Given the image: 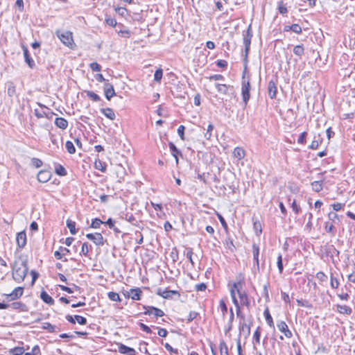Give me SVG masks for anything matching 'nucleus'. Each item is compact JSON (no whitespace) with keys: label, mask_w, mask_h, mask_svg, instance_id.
<instances>
[{"label":"nucleus","mask_w":355,"mask_h":355,"mask_svg":"<svg viewBox=\"0 0 355 355\" xmlns=\"http://www.w3.org/2000/svg\"><path fill=\"white\" fill-rule=\"evenodd\" d=\"M24 58H25V61L28 64V65L31 67V68H33V66L35 65V62L34 60L30 57L29 54H28V49L26 48H24Z\"/></svg>","instance_id":"obj_21"},{"label":"nucleus","mask_w":355,"mask_h":355,"mask_svg":"<svg viewBox=\"0 0 355 355\" xmlns=\"http://www.w3.org/2000/svg\"><path fill=\"white\" fill-rule=\"evenodd\" d=\"M251 37L248 34L243 39V43L245 47V55L250 49Z\"/></svg>","instance_id":"obj_34"},{"label":"nucleus","mask_w":355,"mask_h":355,"mask_svg":"<svg viewBox=\"0 0 355 355\" xmlns=\"http://www.w3.org/2000/svg\"><path fill=\"white\" fill-rule=\"evenodd\" d=\"M31 352L34 355H40V347L37 345L34 346L32 349Z\"/></svg>","instance_id":"obj_64"},{"label":"nucleus","mask_w":355,"mask_h":355,"mask_svg":"<svg viewBox=\"0 0 355 355\" xmlns=\"http://www.w3.org/2000/svg\"><path fill=\"white\" fill-rule=\"evenodd\" d=\"M31 162L33 165L35 166L36 168H40L42 165V162L37 158H33Z\"/></svg>","instance_id":"obj_48"},{"label":"nucleus","mask_w":355,"mask_h":355,"mask_svg":"<svg viewBox=\"0 0 355 355\" xmlns=\"http://www.w3.org/2000/svg\"><path fill=\"white\" fill-rule=\"evenodd\" d=\"M39 106L40 107V110L39 109H35V111H34V113H35V115L37 117V118H43V117H46L48 119H50L51 118V116L54 114L53 112H51L50 111V110L46 107V106L44 105H42V104L40 103H38Z\"/></svg>","instance_id":"obj_5"},{"label":"nucleus","mask_w":355,"mask_h":355,"mask_svg":"<svg viewBox=\"0 0 355 355\" xmlns=\"http://www.w3.org/2000/svg\"><path fill=\"white\" fill-rule=\"evenodd\" d=\"M217 216H218V218L219 219L221 225H223V227L224 228H227V225L224 218L220 214H218V213H217Z\"/></svg>","instance_id":"obj_61"},{"label":"nucleus","mask_w":355,"mask_h":355,"mask_svg":"<svg viewBox=\"0 0 355 355\" xmlns=\"http://www.w3.org/2000/svg\"><path fill=\"white\" fill-rule=\"evenodd\" d=\"M268 89L269 96L271 98H274L276 96L277 91L276 84L275 83L274 81L270 80L268 83Z\"/></svg>","instance_id":"obj_15"},{"label":"nucleus","mask_w":355,"mask_h":355,"mask_svg":"<svg viewBox=\"0 0 355 355\" xmlns=\"http://www.w3.org/2000/svg\"><path fill=\"white\" fill-rule=\"evenodd\" d=\"M232 302L236 307V315L240 317V305H248V298L245 291H241L240 282L234 283L230 288Z\"/></svg>","instance_id":"obj_1"},{"label":"nucleus","mask_w":355,"mask_h":355,"mask_svg":"<svg viewBox=\"0 0 355 355\" xmlns=\"http://www.w3.org/2000/svg\"><path fill=\"white\" fill-rule=\"evenodd\" d=\"M115 11L121 16H125L128 12L125 8L121 7L116 8Z\"/></svg>","instance_id":"obj_47"},{"label":"nucleus","mask_w":355,"mask_h":355,"mask_svg":"<svg viewBox=\"0 0 355 355\" xmlns=\"http://www.w3.org/2000/svg\"><path fill=\"white\" fill-rule=\"evenodd\" d=\"M105 22L107 25L114 27L116 25V21L111 17H107L105 19Z\"/></svg>","instance_id":"obj_46"},{"label":"nucleus","mask_w":355,"mask_h":355,"mask_svg":"<svg viewBox=\"0 0 355 355\" xmlns=\"http://www.w3.org/2000/svg\"><path fill=\"white\" fill-rule=\"evenodd\" d=\"M16 92L15 86L13 85V83H10L8 85V90L7 93L9 96H12L15 95Z\"/></svg>","instance_id":"obj_36"},{"label":"nucleus","mask_w":355,"mask_h":355,"mask_svg":"<svg viewBox=\"0 0 355 355\" xmlns=\"http://www.w3.org/2000/svg\"><path fill=\"white\" fill-rule=\"evenodd\" d=\"M252 253H253V258L259 257V246L255 243H254L252 245Z\"/></svg>","instance_id":"obj_43"},{"label":"nucleus","mask_w":355,"mask_h":355,"mask_svg":"<svg viewBox=\"0 0 355 355\" xmlns=\"http://www.w3.org/2000/svg\"><path fill=\"white\" fill-rule=\"evenodd\" d=\"M192 254H193L192 249H189L187 252L186 256H187V258L189 260L190 263L192 265H193V261L192 259Z\"/></svg>","instance_id":"obj_57"},{"label":"nucleus","mask_w":355,"mask_h":355,"mask_svg":"<svg viewBox=\"0 0 355 355\" xmlns=\"http://www.w3.org/2000/svg\"><path fill=\"white\" fill-rule=\"evenodd\" d=\"M67 226L69 229V231L71 234L75 235L77 232L76 230V223L71 220H67Z\"/></svg>","instance_id":"obj_25"},{"label":"nucleus","mask_w":355,"mask_h":355,"mask_svg":"<svg viewBox=\"0 0 355 355\" xmlns=\"http://www.w3.org/2000/svg\"><path fill=\"white\" fill-rule=\"evenodd\" d=\"M55 125L62 130H65L68 126V121L62 117H57L55 119Z\"/></svg>","instance_id":"obj_16"},{"label":"nucleus","mask_w":355,"mask_h":355,"mask_svg":"<svg viewBox=\"0 0 355 355\" xmlns=\"http://www.w3.org/2000/svg\"><path fill=\"white\" fill-rule=\"evenodd\" d=\"M207 288V286L204 283H201L196 285V289L198 291H204Z\"/></svg>","instance_id":"obj_60"},{"label":"nucleus","mask_w":355,"mask_h":355,"mask_svg":"<svg viewBox=\"0 0 355 355\" xmlns=\"http://www.w3.org/2000/svg\"><path fill=\"white\" fill-rule=\"evenodd\" d=\"M24 292V288L19 286L15 288L13 291L10 294H4L8 298H10V300H15L19 298Z\"/></svg>","instance_id":"obj_9"},{"label":"nucleus","mask_w":355,"mask_h":355,"mask_svg":"<svg viewBox=\"0 0 355 355\" xmlns=\"http://www.w3.org/2000/svg\"><path fill=\"white\" fill-rule=\"evenodd\" d=\"M37 179L40 182H46L49 179V174L47 171H40L37 175Z\"/></svg>","instance_id":"obj_23"},{"label":"nucleus","mask_w":355,"mask_h":355,"mask_svg":"<svg viewBox=\"0 0 355 355\" xmlns=\"http://www.w3.org/2000/svg\"><path fill=\"white\" fill-rule=\"evenodd\" d=\"M291 207H292L293 211L296 214H297L300 211V207L296 204L295 200H293V202H292Z\"/></svg>","instance_id":"obj_53"},{"label":"nucleus","mask_w":355,"mask_h":355,"mask_svg":"<svg viewBox=\"0 0 355 355\" xmlns=\"http://www.w3.org/2000/svg\"><path fill=\"white\" fill-rule=\"evenodd\" d=\"M118 350L120 353L125 355H136L135 350L133 348L121 343L118 344Z\"/></svg>","instance_id":"obj_11"},{"label":"nucleus","mask_w":355,"mask_h":355,"mask_svg":"<svg viewBox=\"0 0 355 355\" xmlns=\"http://www.w3.org/2000/svg\"><path fill=\"white\" fill-rule=\"evenodd\" d=\"M289 29L291 31H292L293 32L295 33H300L302 32V28L300 25L298 24H293L291 26H289Z\"/></svg>","instance_id":"obj_38"},{"label":"nucleus","mask_w":355,"mask_h":355,"mask_svg":"<svg viewBox=\"0 0 355 355\" xmlns=\"http://www.w3.org/2000/svg\"><path fill=\"white\" fill-rule=\"evenodd\" d=\"M56 172H57V173L58 175H66V170L62 166H59V167L56 169Z\"/></svg>","instance_id":"obj_59"},{"label":"nucleus","mask_w":355,"mask_h":355,"mask_svg":"<svg viewBox=\"0 0 355 355\" xmlns=\"http://www.w3.org/2000/svg\"><path fill=\"white\" fill-rule=\"evenodd\" d=\"M86 237L93 241L96 245H103L104 244L103 237L100 233L87 234Z\"/></svg>","instance_id":"obj_7"},{"label":"nucleus","mask_w":355,"mask_h":355,"mask_svg":"<svg viewBox=\"0 0 355 355\" xmlns=\"http://www.w3.org/2000/svg\"><path fill=\"white\" fill-rule=\"evenodd\" d=\"M250 85L249 80H245V76H243V83L241 88V94L243 96V101L245 105H247L250 98Z\"/></svg>","instance_id":"obj_4"},{"label":"nucleus","mask_w":355,"mask_h":355,"mask_svg":"<svg viewBox=\"0 0 355 355\" xmlns=\"http://www.w3.org/2000/svg\"><path fill=\"white\" fill-rule=\"evenodd\" d=\"M107 295L110 300L113 302H120L121 300L119 295L116 293L109 292Z\"/></svg>","instance_id":"obj_32"},{"label":"nucleus","mask_w":355,"mask_h":355,"mask_svg":"<svg viewBox=\"0 0 355 355\" xmlns=\"http://www.w3.org/2000/svg\"><path fill=\"white\" fill-rule=\"evenodd\" d=\"M336 309L338 313L344 315H350L352 312V309L346 305H336Z\"/></svg>","instance_id":"obj_17"},{"label":"nucleus","mask_w":355,"mask_h":355,"mask_svg":"<svg viewBox=\"0 0 355 355\" xmlns=\"http://www.w3.org/2000/svg\"><path fill=\"white\" fill-rule=\"evenodd\" d=\"M101 112L110 120H114L116 118V115L113 110L110 107L103 108L101 110Z\"/></svg>","instance_id":"obj_19"},{"label":"nucleus","mask_w":355,"mask_h":355,"mask_svg":"<svg viewBox=\"0 0 355 355\" xmlns=\"http://www.w3.org/2000/svg\"><path fill=\"white\" fill-rule=\"evenodd\" d=\"M57 35L60 40V41L67 46L73 49L75 46L72 36V33L69 31H66L62 33H58Z\"/></svg>","instance_id":"obj_3"},{"label":"nucleus","mask_w":355,"mask_h":355,"mask_svg":"<svg viewBox=\"0 0 355 355\" xmlns=\"http://www.w3.org/2000/svg\"><path fill=\"white\" fill-rule=\"evenodd\" d=\"M278 10L281 14H285L287 12V8L283 5L282 2H280Z\"/></svg>","instance_id":"obj_58"},{"label":"nucleus","mask_w":355,"mask_h":355,"mask_svg":"<svg viewBox=\"0 0 355 355\" xmlns=\"http://www.w3.org/2000/svg\"><path fill=\"white\" fill-rule=\"evenodd\" d=\"M306 132H303L300 136L299 137L298 139H297V142L299 144H304L305 143V139H306Z\"/></svg>","instance_id":"obj_56"},{"label":"nucleus","mask_w":355,"mask_h":355,"mask_svg":"<svg viewBox=\"0 0 355 355\" xmlns=\"http://www.w3.org/2000/svg\"><path fill=\"white\" fill-rule=\"evenodd\" d=\"M264 315H265L266 320L268 324L271 327H274L273 320H272V318L269 313V311L268 309H266L264 311Z\"/></svg>","instance_id":"obj_30"},{"label":"nucleus","mask_w":355,"mask_h":355,"mask_svg":"<svg viewBox=\"0 0 355 355\" xmlns=\"http://www.w3.org/2000/svg\"><path fill=\"white\" fill-rule=\"evenodd\" d=\"M338 285L339 282L338 279L336 277L331 276V286L333 288H337L338 287Z\"/></svg>","instance_id":"obj_45"},{"label":"nucleus","mask_w":355,"mask_h":355,"mask_svg":"<svg viewBox=\"0 0 355 355\" xmlns=\"http://www.w3.org/2000/svg\"><path fill=\"white\" fill-rule=\"evenodd\" d=\"M162 75H163V71L162 69H158L155 71V75H154V80L156 81V82H158L159 83L162 80Z\"/></svg>","instance_id":"obj_35"},{"label":"nucleus","mask_w":355,"mask_h":355,"mask_svg":"<svg viewBox=\"0 0 355 355\" xmlns=\"http://www.w3.org/2000/svg\"><path fill=\"white\" fill-rule=\"evenodd\" d=\"M81 252L83 253V254L84 255H87V254L89 253V248H88V245L86 243H84L82 245V249H81Z\"/></svg>","instance_id":"obj_55"},{"label":"nucleus","mask_w":355,"mask_h":355,"mask_svg":"<svg viewBox=\"0 0 355 355\" xmlns=\"http://www.w3.org/2000/svg\"><path fill=\"white\" fill-rule=\"evenodd\" d=\"M104 92L105 97L107 100H110V98L115 95L114 87L110 83L105 84Z\"/></svg>","instance_id":"obj_13"},{"label":"nucleus","mask_w":355,"mask_h":355,"mask_svg":"<svg viewBox=\"0 0 355 355\" xmlns=\"http://www.w3.org/2000/svg\"><path fill=\"white\" fill-rule=\"evenodd\" d=\"M74 318L76 321L80 324H85L87 322V320L85 318L80 315H75Z\"/></svg>","instance_id":"obj_40"},{"label":"nucleus","mask_w":355,"mask_h":355,"mask_svg":"<svg viewBox=\"0 0 355 355\" xmlns=\"http://www.w3.org/2000/svg\"><path fill=\"white\" fill-rule=\"evenodd\" d=\"M169 148L172 151V155L175 158L176 163H178V154L180 153V151L178 150L176 146L173 144H169Z\"/></svg>","instance_id":"obj_28"},{"label":"nucleus","mask_w":355,"mask_h":355,"mask_svg":"<svg viewBox=\"0 0 355 355\" xmlns=\"http://www.w3.org/2000/svg\"><path fill=\"white\" fill-rule=\"evenodd\" d=\"M65 147L69 153H70V154L75 153L76 148H75L73 144L71 141H67L65 144Z\"/></svg>","instance_id":"obj_31"},{"label":"nucleus","mask_w":355,"mask_h":355,"mask_svg":"<svg viewBox=\"0 0 355 355\" xmlns=\"http://www.w3.org/2000/svg\"><path fill=\"white\" fill-rule=\"evenodd\" d=\"M151 313H153V315L155 317H162L164 315V313L163 311H162L159 309L151 306Z\"/></svg>","instance_id":"obj_33"},{"label":"nucleus","mask_w":355,"mask_h":355,"mask_svg":"<svg viewBox=\"0 0 355 355\" xmlns=\"http://www.w3.org/2000/svg\"><path fill=\"white\" fill-rule=\"evenodd\" d=\"M277 266H278V269L281 272H282L283 271V264H282V257L281 254H279L277 257Z\"/></svg>","instance_id":"obj_51"},{"label":"nucleus","mask_w":355,"mask_h":355,"mask_svg":"<svg viewBox=\"0 0 355 355\" xmlns=\"http://www.w3.org/2000/svg\"><path fill=\"white\" fill-rule=\"evenodd\" d=\"M43 328L47 329L50 332H53L55 331V326L52 325L49 322H46L44 324Z\"/></svg>","instance_id":"obj_49"},{"label":"nucleus","mask_w":355,"mask_h":355,"mask_svg":"<svg viewBox=\"0 0 355 355\" xmlns=\"http://www.w3.org/2000/svg\"><path fill=\"white\" fill-rule=\"evenodd\" d=\"M240 322H239V332L240 334H243L245 337L248 336L250 333V326L245 322V317L240 312Z\"/></svg>","instance_id":"obj_6"},{"label":"nucleus","mask_w":355,"mask_h":355,"mask_svg":"<svg viewBox=\"0 0 355 355\" xmlns=\"http://www.w3.org/2000/svg\"><path fill=\"white\" fill-rule=\"evenodd\" d=\"M213 129H214V125L210 123L208 125L207 129V132L205 134V137L207 139H210V138L211 137V132H212Z\"/></svg>","instance_id":"obj_39"},{"label":"nucleus","mask_w":355,"mask_h":355,"mask_svg":"<svg viewBox=\"0 0 355 355\" xmlns=\"http://www.w3.org/2000/svg\"><path fill=\"white\" fill-rule=\"evenodd\" d=\"M103 222L100 220L99 218H94V220H92V223H91V227L92 228H98L101 224H103Z\"/></svg>","instance_id":"obj_37"},{"label":"nucleus","mask_w":355,"mask_h":355,"mask_svg":"<svg viewBox=\"0 0 355 355\" xmlns=\"http://www.w3.org/2000/svg\"><path fill=\"white\" fill-rule=\"evenodd\" d=\"M89 66L91 69L94 71H101V66L97 62H92Z\"/></svg>","instance_id":"obj_52"},{"label":"nucleus","mask_w":355,"mask_h":355,"mask_svg":"<svg viewBox=\"0 0 355 355\" xmlns=\"http://www.w3.org/2000/svg\"><path fill=\"white\" fill-rule=\"evenodd\" d=\"M316 277L320 281H324L327 279V276L322 272H319L316 274Z\"/></svg>","instance_id":"obj_63"},{"label":"nucleus","mask_w":355,"mask_h":355,"mask_svg":"<svg viewBox=\"0 0 355 355\" xmlns=\"http://www.w3.org/2000/svg\"><path fill=\"white\" fill-rule=\"evenodd\" d=\"M140 327L144 331L146 332L147 334L151 333L150 328L149 327H148L147 325H146L143 323H140Z\"/></svg>","instance_id":"obj_62"},{"label":"nucleus","mask_w":355,"mask_h":355,"mask_svg":"<svg viewBox=\"0 0 355 355\" xmlns=\"http://www.w3.org/2000/svg\"><path fill=\"white\" fill-rule=\"evenodd\" d=\"M320 135H318L317 137L315 136L313 140L312 141L311 145L309 146V148L311 149H317L320 145Z\"/></svg>","instance_id":"obj_26"},{"label":"nucleus","mask_w":355,"mask_h":355,"mask_svg":"<svg viewBox=\"0 0 355 355\" xmlns=\"http://www.w3.org/2000/svg\"><path fill=\"white\" fill-rule=\"evenodd\" d=\"M10 353L12 355H22L24 354V349L22 347H16L10 349Z\"/></svg>","instance_id":"obj_29"},{"label":"nucleus","mask_w":355,"mask_h":355,"mask_svg":"<svg viewBox=\"0 0 355 355\" xmlns=\"http://www.w3.org/2000/svg\"><path fill=\"white\" fill-rule=\"evenodd\" d=\"M157 295L162 296L164 298L168 299L171 298L173 295L178 294L176 291H168V290H162L159 288L157 292Z\"/></svg>","instance_id":"obj_14"},{"label":"nucleus","mask_w":355,"mask_h":355,"mask_svg":"<svg viewBox=\"0 0 355 355\" xmlns=\"http://www.w3.org/2000/svg\"><path fill=\"white\" fill-rule=\"evenodd\" d=\"M142 292L140 288H131L129 291L123 293L124 295L127 297H130L134 300H139Z\"/></svg>","instance_id":"obj_8"},{"label":"nucleus","mask_w":355,"mask_h":355,"mask_svg":"<svg viewBox=\"0 0 355 355\" xmlns=\"http://www.w3.org/2000/svg\"><path fill=\"white\" fill-rule=\"evenodd\" d=\"M118 34L123 37H130V33L128 29L121 30L118 31Z\"/></svg>","instance_id":"obj_42"},{"label":"nucleus","mask_w":355,"mask_h":355,"mask_svg":"<svg viewBox=\"0 0 355 355\" xmlns=\"http://www.w3.org/2000/svg\"><path fill=\"white\" fill-rule=\"evenodd\" d=\"M87 96L91 98L92 99L93 101H100V97L98 95H97L96 94L92 92H87Z\"/></svg>","instance_id":"obj_44"},{"label":"nucleus","mask_w":355,"mask_h":355,"mask_svg":"<svg viewBox=\"0 0 355 355\" xmlns=\"http://www.w3.org/2000/svg\"><path fill=\"white\" fill-rule=\"evenodd\" d=\"M184 125H180L178 128V133L179 136L180 137L182 140H184Z\"/></svg>","instance_id":"obj_50"},{"label":"nucleus","mask_w":355,"mask_h":355,"mask_svg":"<svg viewBox=\"0 0 355 355\" xmlns=\"http://www.w3.org/2000/svg\"><path fill=\"white\" fill-rule=\"evenodd\" d=\"M277 326L279 330L281 332H282L286 338L292 337V333L288 329V325L286 324L285 322L280 321L279 322L277 323Z\"/></svg>","instance_id":"obj_10"},{"label":"nucleus","mask_w":355,"mask_h":355,"mask_svg":"<svg viewBox=\"0 0 355 355\" xmlns=\"http://www.w3.org/2000/svg\"><path fill=\"white\" fill-rule=\"evenodd\" d=\"M234 157L238 159H242L245 156V152L241 147H236L233 151Z\"/></svg>","instance_id":"obj_18"},{"label":"nucleus","mask_w":355,"mask_h":355,"mask_svg":"<svg viewBox=\"0 0 355 355\" xmlns=\"http://www.w3.org/2000/svg\"><path fill=\"white\" fill-rule=\"evenodd\" d=\"M41 299L46 304L52 305L54 303L53 299L46 292L42 291L40 294Z\"/></svg>","instance_id":"obj_20"},{"label":"nucleus","mask_w":355,"mask_h":355,"mask_svg":"<svg viewBox=\"0 0 355 355\" xmlns=\"http://www.w3.org/2000/svg\"><path fill=\"white\" fill-rule=\"evenodd\" d=\"M215 87L217 89L218 92L221 94H226L228 92L229 86L225 84H218L216 83L215 85Z\"/></svg>","instance_id":"obj_22"},{"label":"nucleus","mask_w":355,"mask_h":355,"mask_svg":"<svg viewBox=\"0 0 355 355\" xmlns=\"http://www.w3.org/2000/svg\"><path fill=\"white\" fill-rule=\"evenodd\" d=\"M295 55L301 57L304 53V49L302 45H297L293 48Z\"/></svg>","instance_id":"obj_27"},{"label":"nucleus","mask_w":355,"mask_h":355,"mask_svg":"<svg viewBox=\"0 0 355 355\" xmlns=\"http://www.w3.org/2000/svg\"><path fill=\"white\" fill-rule=\"evenodd\" d=\"M312 189L315 192H319L322 189V180L314 181L311 183Z\"/></svg>","instance_id":"obj_24"},{"label":"nucleus","mask_w":355,"mask_h":355,"mask_svg":"<svg viewBox=\"0 0 355 355\" xmlns=\"http://www.w3.org/2000/svg\"><path fill=\"white\" fill-rule=\"evenodd\" d=\"M28 267L24 261H16L12 268V277L18 283L24 281L27 272Z\"/></svg>","instance_id":"obj_2"},{"label":"nucleus","mask_w":355,"mask_h":355,"mask_svg":"<svg viewBox=\"0 0 355 355\" xmlns=\"http://www.w3.org/2000/svg\"><path fill=\"white\" fill-rule=\"evenodd\" d=\"M16 241L19 248H24L26 244V234L25 232H19L17 235Z\"/></svg>","instance_id":"obj_12"},{"label":"nucleus","mask_w":355,"mask_h":355,"mask_svg":"<svg viewBox=\"0 0 355 355\" xmlns=\"http://www.w3.org/2000/svg\"><path fill=\"white\" fill-rule=\"evenodd\" d=\"M220 351L221 355H223V353L227 354V347L225 343H221L220 344Z\"/></svg>","instance_id":"obj_54"},{"label":"nucleus","mask_w":355,"mask_h":355,"mask_svg":"<svg viewBox=\"0 0 355 355\" xmlns=\"http://www.w3.org/2000/svg\"><path fill=\"white\" fill-rule=\"evenodd\" d=\"M219 307L221 309L223 314L225 315L227 311V308L223 300L220 301Z\"/></svg>","instance_id":"obj_41"}]
</instances>
